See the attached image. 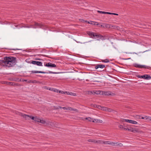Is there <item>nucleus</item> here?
Returning <instances> with one entry per match:
<instances>
[{
	"label": "nucleus",
	"mask_w": 151,
	"mask_h": 151,
	"mask_svg": "<svg viewBox=\"0 0 151 151\" xmlns=\"http://www.w3.org/2000/svg\"><path fill=\"white\" fill-rule=\"evenodd\" d=\"M75 93H73L72 92H70V95H73V96H75Z\"/></svg>",
	"instance_id": "obj_45"
},
{
	"label": "nucleus",
	"mask_w": 151,
	"mask_h": 151,
	"mask_svg": "<svg viewBox=\"0 0 151 151\" xmlns=\"http://www.w3.org/2000/svg\"><path fill=\"white\" fill-rule=\"evenodd\" d=\"M134 66L136 68H141V65H139L137 64H135L134 65Z\"/></svg>",
	"instance_id": "obj_26"
},
{
	"label": "nucleus",
	"mask_w": 151,
	"mask_h": 151,
	"mask_svg": "<svg viewBox=\"0 0 151 151\" xmlns=\"http://www.w3.org/2000/svg\"><path fill=\"white\" fill-rule=\"evenodd\" d=\"M32 83H34V81H32Z\"/></svg>",
	"instance_id": "obj_61"
},
{
	"label": "nucleus",
	"mask_w": 151,
	"mask_h": 151,
	"mask_svg": "<svg viewBox=\"0 0 151 151\" xmlns=\"http://www.w3.org/2000/svg\"><path fill=\"white\" fill-rule=\"evenodd\" d=\"M34 25L40 28H42V27H44V25L43 24L38 23L36 22H35Z\"/></svg>",
	"instance_id": "obj_9"
},
{
	"label": "nucleus",
	"mask_w": 151,
	"mask_h": 151,
	"mask_svg": "<svg viewBox=\"0 0 151 151\" xmlns=\"http://www.w3.org/2000/svg\"><path fill=\"white\" fill-rule=\"evenodd\" d=\"M14 86H21V85L19 84L18 83H14Z\"/></svg>",
	"instance_id": "obj_29"
},
{
	"label": "nucleus",
	"mask_w": 151,
	"mask_h": 151,
	"mask_svg": "<svg viewBox=\"0 0 151 151\" xmlns=\"http://www.w3.org/2000/svg\"><path fill=\"white\" fill-rule=\"evenodd\" d=\"M54 108H55H55H57V107H55V106H54Z\"/></svg>",
	"instance_id": "obj_59"
},
{
	"label": "nucleus",
	"mask_w": 151,
	"mask_h": 151,
	"mask_svg": "<svg viewBox=\"0 0 151 151\" xmlns=\"http://www.w3.org/2000/svg\"><path fill=\"white\" fill-rule=\"evenodd\" d=\"M143 79L146 80H149L151 79V77L149 75H143Z\"/></svg>",
	"instance_id": "obj_11"
},
{
	"label": "nucleus",
	"mask_w": 151,
	"mask_h": 151,
	"mask_svg": "<svg viewBox=\"0 0 151 151\" xmlns=\"http://www.w3.org/2000/svg\"><path fill=\"white\" fill-rule=\"evenodd\" d=\"M99 27H102L103 28H104V26H103L102 24H100V25H99Z\"/></svg>",
	"instance_id": "obj_48"
},
{
	"label": "nucleus",
	"mask_w": 151,
	"mask_h": 151,
	"mask_svg": "<svg viewBox=\"0 0 151 151\" xmlns=\"http://www.w3.org/2000/svg\"><path fill=\"white\" fill-rule=\"evenodd\" d=\"M22 81H26L28 83H29L31 82V81L28 80L23 79L22 80Z\"/></svg>",
	"instance_id": "obj_34"
},
{
	"label": "nucleus",
	"mask_w": 151,
	"mask_h": 151,
	"mask_svg": "<svg viewBox=\"0 0 151 151\" xmlns=\"http://www.w3.org/2000/svg\"><path fill=\"white\" fill-rule=\"evenodd\" d=\"M40 120V119H39L37 117H35V119L34 121H35L36 122H39V121Z\"/></svg>",
	"instance_id": "obj_40"
},
{
	"label": "nucleus",
	"mask_w": 151,
	"mask_h": 151,
	"mask_svg": "<svg viewBox=\"0 0 151 151\" xmlns=\"http://www.w3.org/2000/svg\"><path fill=\"white\" fill-rule=\"evenodd\" d=\"M96 37L97 38H99L100 39L102 40H104L106 39L105 36H103L99 34L95 33V37Z\"/></svg>",
	"instance_id": "obj_4"
},
{
	"label": "nucleus",
	"mask_w": 151,
	"mask_h": 151,
	"mask_svg": "<svg viewBox=\"0 0 151 151\" xmlns=\"http://www.w3.org/2000/svg\"><path fill=\"white\" fill-rule=\"evenodd\" d=\"M102 109H101L104 111H107L108 110V108L106 107H104L103 106H102Z\"/></svg>",
	"instance_id": "obj_23"
},
{
	"label": "nucleus",
	"mask_w": 151,
	"mask_h": 151,
	"mask_svg": "<svg viewBox=\"0 0 151 151\" xmlns=\"http://www.w3.org/2000/svg\"><path fill=\"white\" fill-rule=\"evenodd\" d=\"M128 126V128H129L130 127H131L129 125H127Z\"/></svg>",
	"instance_id": "obj_57"
},
{
	"label": "nucleus",
	"mask_w": 151,
	"mask_h": 151,
	"mask_svg": "<svg viewBox=\"0 0 151 151\" xmlns=\"http://www.w3.org/2000/svg\"><path fill=\"white\" fill-rule=\"evenodd\" d=\"M123 119V120L122 121H125L126 122H128V123H129V119Z\"/></svg>",
	"instance_id": "obj_39"
},
{
	"label": "nucleus",
	"mask_w": 151,
	"mask_h": 151,
	"mask_svg": "<svg viewBox=\"0 0 151 151\" xmlns=\"http://www.w3.org/2000/svg\"><path fill=\"white\" fill-rule=\"evenodd\" d=\"M128 126L124 125V129L125 130H128Z\"/></svg>",
	"instance_id": "obj_33"
},
{
	"label": "nucleus",
	"mask_w": 151,
	"mask_h": 151,
	"mask_svg": "<svg viewBox=\"0 0 151 151\" xmlns=\"http://www.w3.org/2000/svg\"><path fill=\"white\" fill-rule=\"evenodd\" d=\"M73 111H76V112H78V109H73Z\"/></svg>",
	"instance_id": "obj_47"
},
{
	"label": "nucleus",
	"mask_w": 151,
	"mask_h": 151,
	"mask_svg": "<svg viewBox=\"0 0 151 151\" xmlns=\"http://www.w3.org/2000/svg\"><path fill=\"white\" fill-rule=\"evenodd\" d=\"M68 109L70 111H73V109L72 107H69L68 108Z\"/></svg>",
	"instance_id": "obj_44"
},
{
	"label": "nucleus",
	"mask_w": 151,
	"mask_h": 151,
	"mask_svg": "<svg viewBox=\"0 0 151 151\" xmlns=\"http://www.w3.org/2000/svg\"><path fill=\"white\" fill-rule=\"evenodd\" d=\"M101 71V70H99H99H98V71Z\"/></svg>",
	"instance_id": "obj_62"
},
{
	"label": "nucleus",
	"mask_w": 151,
	"mask_h": 151,
	"mask_svg": "<svg viewBox=\"0 0 151 151\" xmlns=\"http://www.w3.org/2000/svg\"><path fill=\"white\" fill-rule=\"evenodd\" d=\"M62 109H63L64 110H66V109H67L66 107H62Z\"/></svg>",
	"instance_id": "obj_51"
},
{
	"label": "nucleus",
	"mask_w": 151,
	"mask_h": 151,
	"mask_svg": "<svg viewBox=\"0 0 151 151\" xmlns=\"http://www.w3.org/2000/svg\"><path fill=\"white\" fill-rule=\"evenodd\" d=\"M128 131H130L134 133H141L143 132L140 130L139 129L137 128H134L132 127H130L128 128Z\"/></svg>",
	"instance_id": "obj_2"
},
{
	"label": "nucleus",
	"mask_w": 151,
	"mask_h": 151,
	"mask_svg": "<svg viewBox=\"0 0 151 151\" xmlns=\"http://www.w3.org/2000/svg\"><path fill=\"white\" fill-rule=\"evenodd\" d=\"M22 116L23 117L26 118V119L27 118V117H29L33 120H35V117H34V116H29V115H28L26 114H24L23 115H22Z\"/></svg>",
	"instance_id": "obj_7"
},
{
	"label": "nucleus",
	"mask_w": 151,
	"mask_h": 151,
	"mask_svg": "<svg viewBox=\"0 0 151 151\" xmlns=\"http://www.w3.org/2000/svg\"><path fill=\"white\" fill-rule=\"evenodd\" d=\"M45 66L51 68H55L56 67V65L55 64L52 63H48L45 64Z\"/></svg>",
	"instance_id": "obj_5"
},
{
	"label": "nucleus",
	"mask_w": 151,
	"mask_h": 151,
	"mask_svg": "<svg viewBox=\"0 0 151 151\" xmlns=\"http://www.w3.org/2000/svg\"><path fill=\"white\" fill-rule=\"evenodd\" d=\"M99 141H101L98 144H108V142L109 141H102L101 140H99Z\"/></svg>",
	"instance_id": "obj_19"
},
{
	"label": "nucleus",
	"mask_w": 151,
	"mask_h": 151,
	"mask_svg": "<svg viewBox=\"0 0 151 151\" xmlns=\"http://www.w3.org/2000/svg\"><path fill=\"white\" fill-rule=\"evenodd\" d=\"M101 61L102 62L104 63H108L109 62V60L108 59L102 60Z\"/></svg>",
	"instance_id": "obj_27"
},
{
	"label": "nucleus",
	"mask_w": 151,
	"mask_h": 151,
	"mask_svg": "<svg viewBox=\"0 0 151 151\" xmlns=\"http://www.w3.org/2000/svg\"><path fill=\"white\" fill-rule=\"evenodd\" d=\"M102 91H96L94 90L93 91V94H96L97 95H98L99 94H100L102 92Z\"/></svg>",
	"instance_id": "obj_14"
},
{
	"label": "nucleus",
	"mask_w": 151,
	"mask_h": 151,
	"mask_svg": "<svg viewBox=\"0 0 151 151\" xmlns=\"http://www.w3.org/2000/svg\"><path fill=\"white\" fill-rule=\"evenodd\" d=\"M85 119L87 120L88 121L92 122L93 120V119L91 118L90 117H86L85 118Z\"/></svg>",
	"instance_id": "obj_22"
},
{
	"label": "nucleus",
	"mask_w": 151,
	"mask_h": 151,
	"mask_svg": "<svg viewBox=\"0 0 151 151\" xmlns=\"http://www.w3.org/2000/svg\"><path fill=\"white\" fill-rule=\"evenodd\" d=\"M54 91L55 92L58 93V92H59V90H58L57 89H55V90H54Z\"/></svg>",
	"instance_id": "obj_46"
},
{
	"label": "nucleus",
	"mask_w": 151,
	"mask_h": 151,
	"mask_svg": "<svg viewBox=\"0 0 151 151\" xmlns=\"http://www.w3.org/2000/svg\"><path fill=\"white\" fill-rule=\"evenodd\" d=\"M37 61H34V60H32L30 62H29V63H32L34 65H36Z\"/></svg>",
	"instance_id": "obj_30"
},
{
	"label": "nucleus",
	"mask_w": 151,
	"mask_h": 151,
	"mask_svg": "<svg viewBox=\"0 0 151 151\" xmlns=\"http://www.w3.org/2000/svg\"><path fill=\"white\" fill-rule=\"evenodd\" d=\"M95 65V68L96 69H97L99 68H103L105 67V65L101 64H98Z\"/></svg>",
	"instance_id": "obj_6"
},
{
	"label": "nucleus",
	"mask_w": 151,
	"mask_h": 151,
	"mask_svg": "<svg viewBox=\"0 0 151 151\" xmlns=\"http://www.w3.org/2000/svg\"><path fill=\"white\" fill-rule=\"evenodd\" d=\"M101 94L103 95L109 96L111 95V93H109V92L106 91H102Z\"/></svg>",
	"instance_id": "obj_12"
},
{
	"label": "nucleus",
	"mask_w": 151,
	"mask_h": 151,
	"mask_svg": "<svg viewBox=\"0 0 151 151\" xmlns=\"http://www.w3.org/2000/svg\"><path fill=\"white\" fill-rule=\"evenodd\" d=\"M36 55H38V56H42L44 57H47V58H52L50 57L49 56L46 55H42V54L36 55H35V56H36Z\"/></svg>",
	"instance_id": "obj_20"
},
{
	"label": "nucleus",
	"mask_w": 151,
	"mask_h": 151,
	"mask_svg": "<svg viewBox=\"0 0 151 151\" xmlns=\"http://www.w3.org/2000/svg\"><path fill=\"white\" fill-rule=\"evenodd\" d=\"M141 68H144L145 69H148V66H146L145 65H141Z\"/></svg>",
	"instance_id": "obj_32"
},
{
	"label": "nucleus",
	"mask_w": 151,
	"mask_h": 151,
	"mask_svg": "<svg viewBox=\"0 0 151 151\" xmlns=\"http://www.w3.org/2000/svg\"><path fill=\"white\" fill-rule=\"evenodd\" d=\"M90 24L98 26L99 25H100V24L98 23V22L92 21H91Z\"/></svg>",
	"instance_id": "obj_16"
},
{
	"label": "nucleus",
	"mask_w": 151,
	"mask_h": 151,
	"mask_svg": "<svg viewBox=\"0 0 151 151\" xmlns=\"http://www.w3.org/2000/svg\"><path fill=\"white\" fill-rule=\"evenodd\" d=\"M16 27H18V25H16L15 26Z\"/></svg>",
	"instance_id": "obj_60"
},
{
	"label": "nucleus",
	"mask_w": 151,
	"mask_h": 151,
	"mask_svg": "<svg viewBox=\"0 0 151 151\" xmlns=\"http://www.w3.org/2000/svg\"><path fill=\"white\" fill-rule=\"evenodd\" d=\"M0 61L2 66L8 67L14 66L17 62L16 58L11 56L5 57L4 60H0Z\"/></svg>",
	"instance_id": "obj_1"
},
{
	"label": "nucleus",
	"mask_w": 151,
	"mask_h": 151,
	"mask_svg": "<svg viewBox=\"0 0 151 151\" xmlns=\"http://www.w3.org/2000/svg\"><path fill=\"white\" fill-rule=\"evenodd\" d=\"M116 144V145L117 146H119V147H122L123 145V144L121 143H118L117 144Z\"/></svg>",
	"instance_id": "obj_35"
},
{
	"label": "nucleus",
	"mask_w": 151,
	"mask_h": 151,
	"mask_svg": "<svg viewBox=\"0 0 151 151\" xmlns=\"http://www.w3.org/2000/svg\"><path fill=\"white\" fill-rule=\"evenodd\" d=\"M86 93L88 94H93V91H88L86 92Z\"/></svg>",
	"instance_id": "obj_24"
},
{
	"label": "nucleus",
	"mask_w": 151,
	"mask_h": 151,
	"mask_svg": "<svg viewBox=\"0 0 151 151\" xmlns=\"http://www.w3.org/2000/svg\"><path fill=\"white\" fill-rule=\"evenodd\" d=\"M19 49H10V50H18Z\"/></svg>",
	"instance_id": "obj_54"
},
{
	"label": "nucleus",
	"mask_w": 151,
	"mask_h": 151,
	"mask_svg": "<svg viewBox=\"0 0 151 151\" xmlns=\"http://www.w3.org/2000/svg\"><path fill=\"white\" fill-rule=\"evenodd\" d=\"M84 22H86V23H88L90 24V23H91V21L90 22H89L86 21V20L84 21Z\"/></svg>",
	"instance_id": "obj_49"
},
{
	"label": "nucleus",
	"mask_w": 151,
	"mask_h": 151,
	"mask_svg": "<svg viewBox=\"0 0 151 151\" xmlns=\"http://www.w3.org/2000/svg\"><path fill=\"white\" fill-rule=\"evenodd\" d=\"M39 122H40L42 124H45V121L43 120H41L40 119Z\"/></svg>",
	"instance_id": "obj_31"
},
{
	"label": "nucleus",
	"mask_w": 151,
	"mask_h": 151,
	"mask_svg": "<svg viewBox=\"0 0 151 151\" xmlns=\"http://www.w3.org/2000/svg\"><path fill=\"white\" fill-rule=\"evenodd\" d=\"M87 34L91 38H93L95 37V32H91L90 31H89L87 32Z\"/></svg>",
	"instance_id": "obj_10"
},
{
	"label": "nucleus",
	"mask_w": 151,
	"mask_h": 151,
	"mask_svg": "<svg viewBox=\"0 0 151 151\" xmlns=\"http://www.w3.org/2000/svg\"><path fill=\"white\" fill-rule=\"evenodd\" d=\"M14 82H10L9 83V85L11 86H14Z\"/></svg>",
	"instance_id": "obj_37"
},
{
	"label": "nucleus",
	"mask_w": 151,
	"mask_h": 151,
	"mask_svg": "<svg viewBox=\"0 0 151 151\" xmlns=\"http://www.w3.org/2000/svg\"><path fill=\"white\" fill-rule=\"evenodd\" d=\"M35 60H41V59H40V58H36L35 59Z\"/></svg>",
	"instance_id": "obj_52"
},
{
	"label": "nucleus",
	"mask_w": 151,
	"mask_h": 151,
	"mask_svg": "<svg viewBox=\"0 0 151 151\" xmlns=\"http://www.w3.org/2000/svg\"><path fill=\"white\" fill-rule=\"evenodd\" d=\"M109 14L112 15H118V14H117L113 13H111L109 12Z\"/></svg>",
	"instance_id": "obj_36"
},
{
	"label": "nucleus",
	"mask_w": 151,
	"mask_h": 151,
	"mask_svg": "<svg viewBox=\"0 0 151 151\" xmlns=\"http://www.w3.org/2000/svg\"><path fill=\"white\" fill-rule=\"evenodd\" d=\"M119 127L121 129H124V126L122 125H120L119 126Z\"/></svg>",
	"instance_id": "obj_41"
},
{
	"label": "nucleus",
	"mask_w": 151,
	"mask_h": 151,
	"mask_svg": "<svg viewBox=\"0 0 151 151\" xmlns=\"http://www.w3.org/2000/svg\"><path fill=\"white\" fill-rule=\"evenodd\" d=\"M24 27H28V28H29V27H29V26H27V27H24Z\"/></svg>",
	"instance_id": "obj_58"
},
{
	"label": "nucleus",
	"mask_w": 151,
	"mask_h": 151,
	"mask_svg": "<svg viewBox=\"0 0 151 151\" xmlns=\"http://www.w3.org/2000/svg\"><path fill=\"white\" fill-rule=\"evenodd\" d=\"M59 93L62 94H64L65 93V92L61 91H59Z\"/></svg>",
	"instance_id": "obj_43"
},
{
	"label": "nucleus",
	"mask_w": 151,
	"mask_h": 151,
	"mask_svg": "<svg viewBox=\"0 0 151 151\" xmlns=\"http://www.w3.org/2000/svg\"><path fill=\"white\" fill-rule=\"evenodd\" d=\"M138 116V118L139 119H144L145 118H146V119H149V117H150V118H151V117H149V116H148V118H147V116H145L144 117L141 116Z\"/></svg>",
	"instance_id": "obj_18"
},
{
	"label": "nucleus",
	"mask_w": 151,
	"mask_h": 151,
	"mask_svg": "<svg viewBox=\"0 0 151 151\" xmlns=\"http://www.w3.org/2000/svg\"><path fill=\"white\" fill-rule=\"evenodd\" d=\"M36 65L38 66H42V63L41 62L37 61Z\"/></svg>",
	"instance_id": "obj_25"
},
{
	"label": "nucleus",
	"mask_w": 151,
	"mask_h": 151,
	"mask_svg": "<svg viewBox=\"0 0 151 151\" xmlns=\"http://www.w3.org/2000/svg\"><path fill=\"white\" fill-rule=\"evenodd\" d=\"M87 141L88 142H93L95 143L98 144L99 143H100V142L101 141H99L98 140H97L95 139H90L88 140Z\"/></svg>",
	"instance_id": "obj_8"
},
{
	"label": "nucleus",
	"mask_w": 151,
	"mask_h": 151,
	"mask_svg": "<svg viewBox=\"0 0 151 151\" xmlns=\"http://www.w3.org/2000/svg\"><path fill=\"white\" fill-rule=\"evenodd\" d=\"M10 82H6V84L7 85H9V83Z\"/></svg>",
	"instance_id": "obj_56"
},
{
	"label": "nucleus",
	"mask_w": 151,
	"mask_h": 151,
	"mask_svg": "<svg viewBox=\"0 0 151 151\" xmlns=\"http://www.w3.org/2000/svg\"><path fill=\"white\" fill-rule=\"evenodd\" d=\"M129 123L134 124H136L137 123V122L136 121L131 120H129Z\"/></svg>",
	"instance_id": "obj_21"
},
{
	"label": "nucleus",
	"mask_w": 151,
	"mask_h": 151,
	"mask_svg": "<svg viewBox=\"0 0 151 151\" xmlns=\"http://www.w3.org/2000/svg\"><path fill=\"white\" fill-rule=\"evenodd\" d=\"M136 76L138 78H143V75L142 76H140V75H137Z\"/></svg>",
	"instance_id": "obj_38"
},
{
	"label": "nucleus",
	"mask_w": 151,
	"mask_h": 151,
	"mask_svg": "<svg viewBox=\"0 0 151 151\" xmlns=\"http://www.w3.org/2000/svg\"><path fill=\"white\" fill-rule=\"evenodd\" d=\"M31 72L32 73H52V74H56L57 73L55 72H53L50 71H49V72H45L44 71H32Z\"/></svg>",
	"instance_id": "obj_3"
},
{
	"label": "nucleus",
	"mask_w": 151,
	"mask_h": 151,
	"mask_svg": "<svg viewBox=\"0 0 151 151\" xmlns=\"http://www.w3.org/2000/svg\"><path fill=\"white\" fill-rule=\"evenodd\" d=\"M93 107L95 108H97L99 109H102L101 106L96 104L93 105Z\"/></svg>",
	"instance_id": "obj_15"
},
{
	"label": "nucleus",
	"mask_w": 151,
	"mask_h": 151,
	"mask_svg": "<svg viewBox=\"0 0 151 151\" xmlns=\"http://www.w3.org/2000/svg\"><path fill=\"white\" fill-rule=\"evenodd\" d=\"M97 12L99 13L103 14H109V12H108L101 11H99V10L97 11Z\"/></svg>",
	"instance_id": "obj_17"
},
{
	"label": "nucleus",
	"mask_w": 151,
	"mask_h": 151,
	"mask_svg": "<svg viewBox=\"0 0 151 151\" xmlns=\"http://www.w3.org/2000/svg\"><path fill=\"white\" fill-rule=\"evenodd\" d=\"M117 143L118 142H111L108 143V144L113 146H114L115 144H117Z\"/></svg>",
	"instance_id": "obj_28"
},
{
	"label": "nucleus",
	"mask_w": 151,
	"mask_h": 151,
	"mask_svg": "<svg viewBox=\"0 0 151 151\" xmlns=\"http://www.w3.org/2000/svg\"><path fill=\"white\" fill-rule=\"evenodd\" d=\"M70 92H67L66 91L65 92V93H67L68 95H70Z\"/></svg>",
	"instance_id": "obj_53"
},
{
	"label": "nucleus",
	"mask_w": 151,
	"mask_h": 151,
	"mask_svg": "<svg viewBox=\"0 0 151 151\" xmlns=\"http://www.w3.org/2000/svg\"><path fill=\"white\" fill-rule=\"evenodd\" d=\"M111 109L108 108V110L107 111L108 112H111Z\"/></svg>",
	"instance_id": "obj_50"
},
{
	"label": "nucleus",
	"mask_w": 151,
	"mask_h": 151,
	"mask_svg": "<svg viewBox=\"0 0 151 151\" xmlns=\"http://www.w3.org/2000/svg\"><path fill=\"white\" fill-rule=\"evenodd\" d=\"M62 107L61 106H58L57 107V108H55V109H62Z\"/></svg>",
	"instance_id": "obj_42"
},
{
	"label": "nucleus",
	"mask_w": 151,
	"mask_h": 151,
	"mask_svg": "<svg viewBox=\"0 0 151 151\" xmlns=\"http://www.w3.org/2000/svg\"><path fill=\"white\" fill-rule=\"evenodd\" d=\"M103 121L101 120L98 119H93V120L92 121L93 122H96L98 123H102Z\"/></svg>",
	"instance_id": "obj_13"
},
{
	"label": "nucleus",
	"mask_w": 151,
	"mask_h": 151,
	"mask_svg": "<svg viewBox=\"0 0 151 151\" xmlns=\"http://www.w3.org/2000/svg\"><path fill=\"white\" fill-rule=\"evenodd\" d=\"M37 76L42 78L43 76L41 75H37Z\"/></svg>",
	"instance_id": "obj_55"
}]
</instances>
